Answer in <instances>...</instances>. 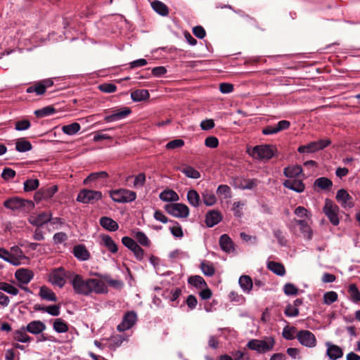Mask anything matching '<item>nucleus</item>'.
I'll return each mask as SVG.
<instances>
[{"label":"nucleus","mask_w":360,"mask_h":360,"mask_svg":"<svg viewBox=\"0 0 360 360\" xmlns=\"http://www.w3.org/2000/svg\"><path fill=\"white\" fill-rule=\"evenodd\" d=\"M70 283L74 292L77 295L89 296L92 292L103 294L108 292L105 283L96 278H84L82 275L72 274Z\"/></svg>","instance_id":"1"},{"label":"nucleus","mask_w":360,"mask_h":360,"mask_svg":"<svg viewBox=\"0 0 360 360\" xmlns=\"http://www.w3.org/2000/svg\"><path fill=\"white\" fill-rule=\"evenodd\" d=\"M274 345L275 340L273 337H265L264 340L252 339L246 346L250 350L259 354H264L272 350Z\"/></svg>","instance_id":"2"},{"label":"nucleus","mask_w":360,"mask_h":360,"mask_svg":"<svg viewBox=\"0 0 360 360\" xmlns=\"http://www.w3.org/2000/svg\"><path fill=\"white\" fill-rule=\"evenodd\" d=\"M274 147L270 145H259L248 148L247 153L257 160H269L274 155Z\"/></svg>","instance_id":"3"},{"label":"nucleus","mask_w":360,"mask_h":360,"mask_svg":"<svg viewBox=\"0 0 360 360\" xmlns=\"http://www.w3.org/2000/svg\"><path fill=\"white\" fill-rule=\"evenodd\" d=\"M110 196L116 202L127 203L134 201L136 198V193L128 189L120 188L111 191Z\"/></svg>","instance_id":"4"},{"label":"nucleus","mask_w":360,"mask_h":360,"mask_svg":"<svg viewBox=\"0 0 360 360\" xmlns=\"http://www.w3.org/2000/svg\"><path fill=\"white\" fill-rule=\"evenodd\" d=\"M339 211V207L331 200L328 198L325 200L323 212L333 226H338L340 223Z\"/></svg>","instance_id":"5"},{"label":"nucleus","mask_w":360,"mask_h":360,"mask_svg":"<svg viewBox=\"0 0 360 360\" xmlns=\"http://www.w3.org/2000/svg\"><path fill=\"white\" fill-rule=\"evenodd\" d=\"M102 197L103 195L101 191L91 189H82L78 193L77 200L84 204H93L101 200Z\"/></svg>","instance_id":"6"},{"label":"nucleus","mask_w":360,"mask_h":360,"mask_svg":"<svg viewBox=\"0 0 360 360\" xmlns=\"http://www.w3.org/2000/svg\"><path fill=\"white\" fill-rule=\"evenodd\" d=\"M165 211L178 218H186L189 214V209L187 205L182 203L167 204L164 207Z\"/></svg>","instance_id":"7"},{"label":"nucleus","mask_w":360,"mask_h":360,"mask_svg":"<svg viewBox=\"0 0 360 360\" xmlns=\"http://www.w3.org/2000/svg\"><path fill=\"white\" fill-rule=\"evenodd\" d=\"M331 143L329 139H321L317 141L310 142L307 145L300 146L297 150L300 153H315L322 150Z\"/></svg>","instance_id":"8"},{"label":"nucleus","mask_w":360,"mask_h":360,"mask_svg":"<svg viewBox=\"0 0 360 360\" xmlns=\"http://www.w3.org/2000/svg\"><path fill=\"white\" fill-rule=\"evenodd\" d=\"M296 338L303 346L312 348L316 345V338L314 333L307 330H302L297 333Z\"/></svg>","instance_id":"9"},{"label":"nucleus","mask_w":360,"mask_h":360,"mask_svg":"<svg viewBox=\"0 0 360 360\" xmlns=\"http://www.w3.org/2000/svg\"><path fill=\"white\" fill-rule=\"evenodd\" d=\"M137 320L136 314L133 311H127L123 316L122 321L117 326V330L120 332L130 329Z\"/></svg>","instance_id":"10"},{"label":"nucleus","mask_w":360,"mask_h":360,"mask_svg":"<svg viewBox=\"0 0 360 360\" xmlns=\"http://www.w3.org/2000/svg\"><path fill=\"white\" fill-rule=\"evenodd\" d=\"M65 269L63 268H58L54 269L49 275V281L59 288H63L65 284Z\"/></svg>","instance_id":"11"},{"label":"nucleus","mask_w":360,"mask_h":360,"mask_svg":"<svg viewBox=\"0 0 360 360\" xmlns=\"http://www.w3.org/2000/svg\"><path fill=\"white\" fill-rule=\"evenodd\" d=\"M336 200L345 208H352L354 206V201L352 197L348 193V192L342 188L338 191L336 194Z\"/></svg>","instance_id":"12"},{"label":"nucleus","mask_w":360,"mask_h":360,"mask_svg":"<svg viewBox=\"0 0 360 360\" xmlns=\"http://www.w3.org/2000/svg\"><path fill=\"white\" fill-rule=\"evenodd\" d=\"M28 204L30 207H34V203L31 200H25L18 198H13L8 199L4 202V205L8 208L13 210H19Z\"/></svg>","instance_id":"13"},{"label":"nucleus","mask_w":360,"mask_h":360,"mask_svg":"<svg viewBox=\"0 0 360 360\" xmlns=\"http://www.w3.org/2000/svg\"><path fill=\"white\" fill-rule=\"evenodd\" d=\"M131 110L128 107H124L120 109H115L112 111V113L109 115H106L104 117V120L106 122H115L125 118L130 115Z\"/></svg>","instance_id":"14"},{"label":"nucleus","mask_w":360,"mask_h":360,"mask_svg":"<svg viewBox=\"0 0 360 360\" xmlns=\"http://www.w3.org/2000/svg\"><path fill=\"white\" fill-rule=\"evenodd\" d=\"M290 123L287 120H281L278 122L276 126H267L262 129V133L264 135H270L276 134L281 131L287 129L290 127Z\"/></svg>","instance_id":"15"},{"label":"nucleus","mask_w":360,"mask_h":360,"mask_svg":"<svg viewBox=\"0 0 360 360\" xmlns=\"http://www.w3.org/2000/svg\"><path fill=\"white\" fill-rule=\"evenodd\" d=\"M15 276L20 283L26 285L32 279L34 274L31 270L22 268L15 271Z\"/></svg>","instance_id":"16"},{"label":"nucleus","mask_w":360,"mask_h":360,"mask_svg":"<svg viewBox=\"0 0 360 360\" xmlns=\"http://www.w3.org/2000/svg\"><path fill=\"white\" fill-rule=\"evenodd\" d=\"M327 346L326 354L331 360H336L343 356L342 349L338 345L331 342H326Z\"/></svg>","instance_id":"17"},{"label":"nucleus","mask_w":360,"mask_h":360,"mask_svg":"<svg viewBox=\"0 0 360 360\" xmlns=\"http://www.w3.org/2000/svg\"><path fill=\"white\" fill-rule=\"evenodd\" d=\"M25 328L28 333L39 335L46 329V325L41 321H32Z\"/></svg>","instance_id":"18"},{"label":"nucleus","mask_w":360,"mask_h":360,"mask_svg":"<svg viewBox=\"0 0 360 360\" xmlns=\"http://www.w3.org/2000/svg\"><path fill=\"white\" fill-rule=\"evenodd\" d=\"M52 214L51 212H41L36 217H32L30 219V222L36 226H41L48 221H51Z\"/></svg>","instance_id":"19"},{"label":"nucleus","mask_w":360,"mask_h":360,"mask_svg":"<svg viewBox=\"0 0 360 360\" xmlns=\"http://www.w3.org/2000/svg\"><path fill=\"white\" fill-rule=\"evenodd\" d=\"M222 219L220 212L217 210H211L205 216V223L208 227H212L219 223Z\"/></svg>","instance_id":"20"},{"label":"nucleus","mask_w":360,"mask_h":360,"mask_svg":"<svg viewBox=\"0 0 360 360\" xmlns=\"http://www.w3.org/2000/svg\"><path fill=\"white\" fill-rule=\"evenodd\" d=\"M219 245L226 252L230 253L235 251L233 242L227 234H223L220 236Z\"/></svg>","instance_id":"21"},{"label":"nucleus","mask_w":360,"mask_h":360,"mask_svg":"<svg viewBox=\"0 0 360 360\" xmlns=\"http://www.w3.org/2000/svg\"><path fill=\"white\" fill-rule=\"evenodd\" d=\"M75 257L81 261H86L90 258V253L83 245H77L73 248Z\"/></svg>","instance_id":"22"},{"label":"nucleus","mask_w":360,"mask_h":360,"mask_svg":"<svg viewBox=\"0 0 360 360\" xmlns=\"http://www.w3.org/2000/svg\"><path fill=\"white\" fill-rule=\"evenodd\" d=\"M283 186L285 188L295 191L297 193H302L304 190V184L301 180L297 179H288L283 182Z\"/></svg>","instance_id":"23"},{"label":"nucleus","mask_w":360,"mask_h":360,"mask_svg":"<svg viewBox=\"0 0 360 360\" xmlns=\"http://www.w3.org/2000/svg\"><path fill=\"white\" fill-rule=\"evenodd\" d=\"M39 295L42 300L57 302L58 299L55 292L46 285L40 288Z\"/></svg>","instance_id":"24"},{"label":"nucleus","mask_w":360,"mask_h":360,"mask_svg":"<svg viewBox=\"0 0 360 360\" xmlns=\"http://www.w3.org/2000/svg\"><path fill=\"white\" fill-rule=\"evenodd\" d=\"M100 224L103 228L110 231H115L119 228L118 224L108 217H102L100 219Z\"/></svg>","instance_id":"25"},{"label":"nucleus","mask_w":360,"mask_h":360,"mask_svg":"<svg viewBox=\"0 0 360 360\" xmlns=\"http://www.w3.org/2000/svg\"><path fill=\"white\" fill-rule=\"evenodd\" d=\"M296 224L300 226V230L301 233L303 234V236L307 240H310L312 238V230L310 226L305 220H295Z\"/></svg>","instance_id":"26"},{"label":"nucleus","mask_w":360,"mask_h":360,"mask_svg":"<svg viewBox=\"0 0 360 360\" xmlns=\"http://www.w3.org/2000/svg\"><path fill=\"white\" fill-rule=\"evenodd\" d=\"M12 252L11 256L12 259H15V263H14V266H19L21 264V260L26 259L27 257L24 255L22 250L17 245L13 246L11 248Z\"/></svg>","instance_id":"27"},{"label":"nucleus","mask_w":360,"mask_h":360,"mask_svg":"<svg viewBox=\"0 0 360 360\" xmlns=\"http://www.w3.org/2000/svg\"><path fill=\"white\" fill-rule=\"evenodd\" d=\"M25 327H22L20 330H15L13 333V338L20 342H30L32 340V338L29 336L26 333Z\"/></svg>","instance_id":"28"},{"label":"nucleus","mask_w":360,"mask_h":360,"mask_svg":"<svg viewBox=\"0 0 360 360\" xmlns=\"http://www.w3.org/2000/svg\"><path fill=\"white\" fill-rule=\"evenodd\" d=\"M160 198L165 202H176L179 200V195L173 190H165L160 194Z\"/></svg>","instance_id":"29"},{"label":"nucleus","mask_w":360,"mask_h":360,"mask_svg":"<svg viewBox=\"0 0 360 360\" xmlns=\"http://www.w3.org/2000/svg\"><path fill=\"white\" fill-rule=\"evenodd\" d=\"M53 85L52 79H46L36 82L34 85L29 86L27 90H46V88Z\"/></svg>","instance_id":"30"},{"label":"nucleus","mask_w":360,"mask_h":360,"mask_svg":"<svg viewBox=\"0 0 360 360\" xmlns=\"http://www.w3.org/2000/svg\"><path fill=\"white\" fill-rule=\"evenodd\" d=\"M267 267L278 276H283L285 274V269L281 263L271 261L268 262Z\"/></svg>","instance_id":"31"},{"label":"nucleus","mask_w":360,"mask_h":360,"mask_svg":"<svg viewBox=\"0 0 360 360\" xmlns=\"http://www.w3.org/2000/svg\"><path fill=\"white\" fill-rule=\"evenodd\" d=\"M152 8L158 14L166 16L169 14L168 7L162 1L155 0L151 3Z\"/></svg>","instance_id":"32"},{"label":"nucleus","mask_w":360,"mask_h":360,"mask_svg":"<svg viewBox=\"0 0 360 360\" xmlns=\"http://www.w3.org/2000/svg\"><path fill=\"white\" fill-rule=\"evenodd\" d=\"M54 330L58 333H66L69 330L68 323L62 319H56L53 323Z\"/></svg>","instance_id":"33"},{"label":"nucleus","mask_w":360,"mask_h":360,"mask_svg":"<svg viewBox=\"0 0 360 360\" xmlns=\"http://www.w3.org/2000/svg\"><path fill=\"white\" fill-rule=\"evenodd\" d=\"M103 245L112 253H116L118 250L117 246L112 238L108 235L102 236Z\"/></svg>","instance_id":"34"},{"label":"nucleus","mask_w":360,"mask_h":360,"mask_svg":"<svg viewBox=\"0 0 360 360\" xmlns=\"http://www.w3.org/2000/svg\"><path fill=\"white\" fill-rule=\"evenodd\" d=\"M302 172V168L300 165L288 167L284 169V175L289 178H295Z\"/></svg>","instance_id":"35"},{"label":"nucleus","mask_w":360,"mask_h":360,"mask_svg":"<svg viewBox=\"0 0 360 360\" xmlns=\"http://www.w3.org/2000/svg\"><path fill=\"white\" fill-rule=\"evenodd\" d=\"M188 283L198 288H204L207 287V283L204 278L200 276H192L188 278Z\"/></svg>","instance_id":"36"},{"label":"nucleus","mask_w":360,"mask_h":360,"mask_svg":"<svg viewBox=\"0 0 360 360\" xmlns=\"http://www.w3.org/2000/svg\"><path fill=\"white\" fill-rule=\"evenodd\" d=\"M95 275L101 276L110 286L115 289H121L124 285L122 281L117 279H112L109 275L101 276L98 273L95 274Z\"/></svg>","instance_id":"37"},{"label":"nucleus","mask_w":360,"mask_h":360,"mask_svg":"<svg viewBox=\"0 0 360 360\" xmlns=\"http://www.w3.org/2000/svg\"><path fill=\"white\" fill-rule=\"evenodd\" d=\"M200 268L205 276H212L215 274V268L213 264L209 261H202Z\"/></svg>","instance_id":"38"},{"label":"nucleus","mask_w":360,"mask_h":360,"mask_svg":"<svg viewBox=\"0 0 360 360\" xmlns=\"http://www.w3.org/2000/svg\"><path fill=\"white\" fill-rule=\"evenodd\" d=\"M56 112V109L52 105H48L41 109L36 110L34 113L37 117L42 118L51 115Z\"/></svg>","instance_id":"39"},{"label":"nucleus","mask_w":360,"mask_h":360,"mask_svg":"<svg viewBox=\"0 0 360 360\" xmlns=\"http://www.w3.org/2000/svg\"><path fill=\"white\" fill-rule=\"evenodd\" d=\"M332 186V181L327 177H320L314 181V186H317L322 190L329 189Z\"/></svg>","instance_id":"40"},{"label":"nucleus","mask_w":360,"mask_h":360,"mask_svg":"<svg viewBox=\"0 0 360 360\" xmlns=\"http://www.w3.org/2000/svg\"><path fill=\"white\" fill-rule=\"evenodd\" d=\"M239 284L241 288L248 292L252 288V281L249 276H241L239 278Z\"/></svg>","instance_id":"41"},{"label":"nucleus","mask_w":360,"mask_h":360,"mask_svg":"<svg viewBox=\"0 0 360 360\" xmlns=\"http://www.w3.org/2000/svg\"><path fill=\"white\" fill-rule=\"evenodd\" d=\"M81 129L80 124L77 122H73L70 124L64 125L62 127V131L68 135H74Z\"/></svg>","instance_id":"42"},{"label":"nucleus","mask_w":360,"mask_h":360,"mask_svg":"<svg viewBox=\"0 0 360 360\" xmlns=\"http://www.w3.org/2000/svg\"><path fill=\"white\" fill-rule=\"evenodd\" d=\"M32 144L24 139H18L15 143V149L19 152H27L32 149Z\"/></svg>","instance_id":"43"},{"label":"nucleus","mask_w":360,"mask_h":360,"mask_svg":"<svg viewBox=\"0 0 360 360\" xmlns=\"http://www.w3.org/2000/svg\"><path fill=\"white\" fill-rule=\"evenodd\" d=\"M348 292L349 297L354 302H360V292L359 291L357 286L354 283H352L348 287Z\"/></svg>","instance_id":"44"},{"label":"nucleus","mask_w":360,"mask_h":360,"mask_svg":"<svg viewBox=\"0 0 360 360\" xmlns=\"http://www.w3.org/2000/svg\"><path fill=\"white\" fill-rule=\"evenodd\" d=\"M187 199L189 203L194 206L198 207L200 205V195L195 190H190L187 193Z\"/></svg>","instance_id":"45"},{"label":"nucleus","mask_w":360,"mask_h":360,"mask_svg":"<svg viewBox=\"0 0 360 360\" xmlns=\"http://www.w3.org/2000/svg\"><path fill=\"white\" fill-rule=\"evenodd\" d=\"M149 91H131V98L135 102L146 101L149 98Z\"/></svg>","instance_id":"46"},{"label":"nucleus","mask_w":360,"mask_h":360,"mask_svg":"<svg viewBox=\"0 0 360 360\" xmlns=\"http://www.w3.org/2000/svg\"><path fill=\"white\" fill-rule=\"evenodd\" d=\"M136 243H139L140 245L149 247L150 245V240L148 239L147 236L142 231H137L134 236Z\"/></svg>","instance_id":"47"},{"label":"nucleus","mask_w":360,"mask_h":360,"mask_svg":"<svg viewBox=\"0 0 360 360\" xmlns=\"http://www.w3.org/2000/svg\"><path fill=\"white\" fill-rule=\"evenodd\" d=\"M181 171L187 177L189 178L198 179L200 176V172L191 166H186V167L181 169Z\"/></svg>","instance_id":"48"},{"label":"nucleus","mask_w":360,"mask_h":360,"mask_svg":"<svg viewBox=\"0 0 360 360\" xmlns=\"http://www.w3.org/2000/svg\"><path fill=\"white\" fill-rule=\"evenodd\" d=\"M39 186V181L38 179H30L24 182V190L26 192L32 191L37 189Z\"/></svg>","instance_id":"49"},{"label":"nucleus","mask_w":360,"mask_h":360,"mask_svg":"<svg viewBox=\"0 0 360 360\" xmlns=\"http://www.w3.org/2000/svg\"><path fill=\"white\" fill-rule=\"evenodd\" d=\"M203 202L207 205H213L216 202V197L212 192L206 191L202 193Z\"/></svg>","instance_id":"50"},{"label":"nucleus","mask_w":360,"mask_h":360,"mask_svg":"<svg viewBox=\"0 0 360 360\" xmlns=\"http://www.w3.org/2000/svg\"><path fill=\"white\" fill-rule=\"evenodd\" d=\"M0 290H4L13 295H16L18 293V288L5 282H0Z\"/></svg>","instance_id":"51"},{"label":"nucleus","mask_w":360,"mask_h":360,"mask_svg":"<svg viewBox=\"0 0 360 360\" xmlns=\"http://www.w3.org/2000/svg\"><path fill=\"white\" fill-rule=\"evenodd\" d=\"M108 174L105 172H99L90 174L84 180V184H88L89 182L96 180L99 178H106Z\"/></svg>","instance_id":"52"},{"label":"nucleus","mask_w":360,"mask_h":360,"mask_svg":"<svg viewBox=\"0 0 360 360\" xmlns=\"http://www.w3.org/2000/svg\"><path fill=\"white\" fill-rule=\"evenodd\" d=\"M338 300V294L334 291H329L323 295V302L326 304H331Z\"/></svg>","instance_id":"53"},{"label":"nucleus","mask_w":360,"mask_h":360,"mask_svg":"<svg viewBox=\"0 0 360 360\" xmlns=\"http://www.w3.org/2000/svg\"><path fill=\"white\" fill-rule=\"evenodd\" d=\"M217 195H224L225 198H231V191L227 185H219L217 190Z\"/></svg>","instance_id":"54"},{"label":"nucleus","mask_w":360,"mask_h":360,"mask_svg":"<svg viewBox=\"0 0 360 360\" xmlns=\"http://www.w3.org/2000/svg\"><path fill=\"white\" fill-rule=\"evenodd\" d=\"M0 258L13 265L15 263V259H12L11 253L3 248H0Z\"/></svg>","instance_id":"55"},{"label":"nucleus","mask_w":360,"mask_h":360,"mask_svg":"<svg viewBox=\"0 0 360 360\" xmlns=\"http://www.w3.org/2000/svg\"><path fill=\"white\" fill-rule=\"evenodd\" d=\"M296 332L295 327L285 326L283 330V337L286 340H292L295 338L294 333Z\"/></svg>","instance_id":"56"},{"label":"nucleus","mask_w":360,"mask_h":360,"mask_svg":"<svg viewBox=\"0 0 360 360\" xmlns=\"http://www.w3.org/2000/svg\"><path fill=\"white\" fill-rule=\"evenodd\" d=\"M44 193L46 199H49L58 191L57 186H51L49 187H44L41 188Z\"/></svg>","instance_id":"57"},{"label":"nucleus","mask_w":360,"mask_h":360,"mask_svg":"<svg viewBox=\"0 0 360 360\" xmlns=\"http://www.w3.org/2000/svg\"><path fill=\"white\" fill-rule=\"evenodd\" d=\"M131 251L133 252L135 257L138 260L141 261L143 259L144 250L137 243L134 247L131 249Z\"/></svg>","instance_id":"58"},{"label":"nucleus","mask_w":360,"mask_h":360,"mask_svg":"<svg viewBox=\"0 0 360 360\" xmlns=\"http://www.w3.org/2000/svg\"><path fill=\"white\" fill-rule=\"evenodd\" d=\"M184 145V141L180 139L172 140L166 145L167 149L172 150L181 148Z\"/></svg>","instance_id":"59"},{"label":"nucleus","mask_w":360,"mask_h":360,"mask_svg":"<svg viewBox=\"0 0 360 360\" xmlns=\"http://www.w3.org/2000/svg\"><path fill=\"white\" fill-rule=\"evenodd\" d=\"M283 290L287 295H295L298 293V289L292 283H286L284 285Z\"/></svg>","instance_id":"60"},{"label":"nucleus","mask_w":360,"mask_h":360,"mask_svg":"<svg viewBox=\"0 0 360 360\" xmlns=\"http://www.w3.org/2000/svg\"><path fill=\"white\" fill-rule=\"evenodd\" d=\"M30 122L27 120H23L15 122V129L18 131L28 129L30 127Z\"/></svg>","instance_id":"61"},{"label":"nucleus","mask_w":360,"mask_h":360,"mask_svg":"<svg viewBox=\"0 0 360 360\" xmlns=\"http://www.w3.org/2000/svg\"><path fill=\"white\" fill-rule=\"evenodd\" d=\"M15 174L16 173H15V170L11 169V168H8V167H6L4 169V170L2 172L1 177L4 180L8 181L9 179L14 178L15 176Z\"/></svg>","instance_id":"62"},{"label":"nucleus","mask_w":360,"mask_h":360,"mask_svg":"<svg viewBox=\"0 0 360 360\" xmlns=\"http://www.w3.org/2000/svg\"><path fill=\"white\" fill-rule=\"evenodd\" d=\"M146 182V176L143 173L139 174L134 179V187H141L145 184Z\"/></svg>","instance_id":"63"},{"label":"nucleus","mask_w":360,"mask_h":360,"mask_svg":"<svg viewBox=\"0 0 360 360\" xmlns=\"http://www.w3.org/2000/svg\"><path fill=\"white\" fill-rule=\"evenodd\" d=\"M205 145L211 148H215L219 145V141L215 136H208L205 141Z\"/></svg>","instance_id":"64"}]
</instances>
